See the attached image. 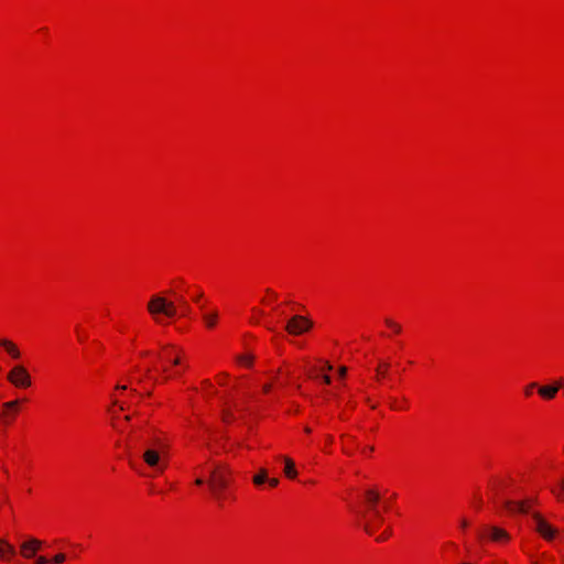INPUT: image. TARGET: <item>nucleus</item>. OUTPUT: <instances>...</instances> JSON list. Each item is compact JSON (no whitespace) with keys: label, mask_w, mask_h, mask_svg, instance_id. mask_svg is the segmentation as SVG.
I'll list each match as a JSON object with an SVG mask.
<instances>
[{"label":"nucleus","mask_w":564,"mask_h":564,"mask_svg":"<svg viewBox=\"0 0 564 564\" xmlns=\"http://www.w3.org/2000/svg\"><path fill=\"white\" fill-rule=\"evenodd\" d=\"M117 389H120V390H127V386L118 384V386H117Z\"/></svg>","instance_id":"nucleus-36"},{"label":"nucleus","mask_w":564,"mask_h":564,"mask_svg":"<svg viewBox=\"0 0 564 564\" xmlns=\"http://www.w3.org/2000/svg\"><path fill=\"white\" fill-rule=\"evenodd\" d=\"M253 311L257 312V315H261L262 314V312L257 310V308H253Z\"/></svg>","instance_id":"nucleus-41"},{"label":"nucleus","mask_w":564,"mask_h":564,"mask_svg":"<svg viewBox=\"0 0 564 564\" xmlns=\"http://www.w3.org/2000/svg\"><path fill=\"white\" fill-rule=\"evenodd\" d=\"M534 529L547 541L556 535V530L552 528L539 513H532Z\"/></svg>","instance_id":"nucleus-6"},{"label":"nucleus","mask_w":564,"mask_h":564,"mask_svg":"<svg viewBox=\"0 0 564 564\" xmlns=\"http://www.w3.org/2000/svg\"><path fill=\"white\" fill-rule=\"evenodd\" d=\"M149 313L159 321L158 315L163 314L166 317H174L177 315L176 306L172 301H167L160 295H153L148 304Z\"/></svg>","instance_id":"nucleus-2"},{"label":"nucleus","mask_w":564,"mask_h":564,"mask_svg":"<svg viewBox=\"0 0 564 564\" xmlns=\"http://www.w3.org/2000/svg\"><path fill=\"white\" fill-rule=\"evenodd\" d=\"M313 327V322L305 316L294 315L285 324V330L290 335H301Z\"/></svg>","instance_id":"nucleus-4"},{"label":"nucleus","mask_w":564,"mask_h":564,"mask_svg":"<svg viewBox=\"0 0 564 564\" xmlns=\"http://www.w3.org/2000/svg\"><path fill=\"white\" fill-rule=\"evenodd\" d=\"M65 560H66L65 554H63V553H58V554H56V555L53 557L52 562H53L54 564H62V563H64V562H65Z\"/></svg>","instance_id":"nucleus-24"},{"label":"nucleus","mask_w":564,"mask_h":564,"mask_svg":"<svg viewBox=\"0 0 564 564\" xmlns=\"http://www.w3.org/2000/svg\"><path fill=\"white\" fill-rule=\"evenodd\" d=\"M162 358L166 361L172 362L175 366L181 365V358L177 355L173 356V354L170 351H165V354L162 356Z\"/></svg>","instance_id":"nucleus-18"},{"label":"nucleus","mask_w":564,"mask_h":564,"mask_svg":"<svg viewBox=\"0 0 564 564\" xmlns=\"http://www.w3.org/2000/svg\"><path fill=\"white\" fill-rule=\"evenodd\" d=\"M252 480L257 486L263 485L268 480V470L265 468H261L259 473L253 476Z\"/></svg>","instance_id":"nucleus-16"},{"label":"nucleus","mask_w":564,"mask_h":564,"mask_svg":"<svg viewBox=\"0 0 564 564\" xmlns=\"http://www.w3.org/2000/svg\"><path fill=\"white\" fill-rule=\"evenodd\" d=\"M178 303H181L182 305H185L186 302L183 300V297H180Z\"/></svg>","instance_id":"nucleus-39"},{"label":"nucleus","mask_w":564,"mask_h":564,"mask_svg":"<svg viewBox=\"0 0 564 564\" xmlns=\"http://www.w3.org/2000/svg\"><path fill=\"white\" fill-rule=\"evenodd\" d=\"M384 323L394 333L399 334L401 332V326L398 323H395L394 321H392L391 318H386Z\"/></svg>","instance_id":"nucleus-21"},{"label":"nucleus","mask_w":564,"mask_h":564,"mask_svg":"<svg viewBox=\"0 0 564 564\" xmlns=\"http://www.w3.org/2000/svg\"><path fill=\"white\" fill-rule=\"evenodd\" d=\"M0 346H2L13 358H20V351L12 341L0 339Z\"/></svg>","instance_id":"nucleus-12"},{"label":"nucleus","mask_w":564,"mask_h":564,"mask_svg":"<svg viewBox=\"0 0 564 564\" xmlns=\"http://www.w3.org/2000/svg\"><path fill=\"white\" fill-rule=\"evenodd\" d=\"M225 498H226V494H225V491H221V494H220V498H215V499H216V500L219 502V505L221 506V505H223V501L225 500Z\"/></svg>","instance_id":"nucleus-30"},{"label":"nucleus","mask_w":564,"mask_h":564,"mask_svg":"<svg viewBox=\"0 0 564 564\" xmlns=\"http://www.w3.org/2000/svg\"><path fill=\"white\" fill-rule=\"evenodd\" d=\"M50 561L45 556H37L35 560V564H48Z\"/></svg>","instance_id":"nucleus-27"},{"label":"nucleus","mask_w":564,"mask_h":564,"mask_svg":"<svg viewBox=\"0 0 564 564\" xmlns=\"http://www.w3.org/2000/svg\"><path fill=\"white\" fill-rule=\"evenodd\" d=\"M253 311L257 312V315H261L262 314V312L257 310V308H253Z\"/></svg>","instance_id":"nucleus-42"},{"label":"nucleus","mask_w":564,"mask_h":564,"mask_svg":"<svg viewBox=\"0 0 564 564\" xmlns=\"http://www.w3.org/2000/svg\"><path fill=\"white\" fill-rule=\"evenodd\" d=\"M43 542L35 538H29L20 545V553L24 558L35 557L37 551L42 547Z\"/></svg>","instance_id":"nucleus-8"},{"label":"nucleus","mask_w":564,"mask_h":564,"mask_svg":"<svg viewBox=\"0 0 564 564\" xmlns=\"http://www.w3.org/2000/svg\"><path fill=\"white\" fill-rule=\"evenodd\" d=\"M323 381L326 383V384H329L330 383V377L327 376V375H324L323 376Z\"/></svg>","instance_id":"nucleus-33"},{"label":"nucleus","mask_w":564,"mask_h":564,"mask_svg":"<svg viewBox=\"0 0 564 564\" xmlns=\"http://www.w3.org/2000/svg\"><path fill=\"white\" fill-rule=\"evenodd\" d=\"M182 306H183V311H182V314H181V315H182V316H186V315H187V313H188V306H187V304H186V303H185V305H182Z\"/></svg>","instance_id":"nucleus-31"},{"label":"nucleus","mask_w":564,"mask_h":564,"mask_svg":"<svg viewBox=\"0 0 564 564\" xmlns=\"http://www.w3.org/2000/svg\"><path fill=\"white\" fill-rule=\"evenodd\" d=\"M536 387H538V384H536L535 382H532V383L528 384V386L525 387V390H524L525 394H527V395H531V394H532L533 389H535Z\"/></svg>","instance_id":"nucleus-26"},{"label":"nucleus","mask_w":564,"mask_h":564,"mask_svg":"<svg viewBox=\"0 0 564 564\" xmlns=\"http://www.w3.org/2000/svg\"><path fill=\"white\" fill-rule=\"evenodd\" d=\"M503 507L510 513H528L529 512L528 501L505 500Z\"/></svg>","instance_id":"nucleus-10"},{"label":"nucleus","mask_w":564,"mask_h":564,"mask_svg":"<svg viewBox=\"0 0 564 564\" xmlns=\"http://www.w3.org/2000/svg\"><path fill=\"white\" fill-rule=\"evenodd\" d=\"M267 292H268L269 294H271L272 296H276V294H275L273 291H271V289H268V290H267Z\"/></svg>","instance_id":"nucleus-38"},{"label":"nucleus","mask_w":564,"mask_h":564,"mask_svg":"<svg viewBox=\"0 0 564 564\" xmlns=\"http://www.w3.org/2000/svg\"><path fill=\"white\" fill-rule=\"evenodd\" d=\"M232 419H234V415L230 411H228V410L223 411V420L225 422H230Z\"/></svg>","instance_id":"nucleus-25"},{"label":"nucleus","mask_w":564,"mask_h":564,"mask_svg":"<svg viewBox=\"0 0 564 564\" xmlns=\"http://www.w3.org/2000/svg\"><path fill=\"white\" fill-rule=\"evenodd\" d=\"M218 318L217 312H212L209 314H204L203 319L208 328H213L216 325Z\"/></svg>","instance_id":"nucleus-17"},{"label":"nucleus","mask_w":564,"mask_h":564,"mask_svg":"<svg viewBox=\"0 0 564 564\" xmlns=\"http://www.w3.org/2000/svg\"><path fill=\"white\" fill-rule=\"evenodd\" d=\"M202 296H203V293H199L198 295H196L195 301H197V302H198V300H199Z\"/></svg>","instance_id":"nucleus-40"},{"label":"nucleus","mask_w":564,"mask_h":564,"mask_svg":"<svg viewBox=\"0 0 564 564\" xmlns=\"http://www.w3.org/2000/svg\"><path fill=\"white\" fill-rule=\"evenodd\" d=\"M15 547L7 540L0 539V560H8L9 556L15 555Z\"/></svg>","instance_id":"nucleus-11"},{"label":"nucleus","mask_w":564,"mask_h":564,"mask_svg":"<svg viewBox=\"0 0 564 564\" xmlns=\"http://www.w3.org/2000/svg\"><path fill=\"white\" fill-rule=\"evenodd\" d=\"M562 386H563V379H558L552 386L540 387L538 392L542 398H544L546 400H551L556 395V393L558 392V390L561 389Z\"/></svg>","instance_id":"nucleus-9"},{"label":"nucleus","mask_w":564,"mask_h":564,"mask_svg":"<svg viewBox=\"0 0 564 564\" xmlns=\"http://www.w3.org/2000/svg\"><path fill=\"white\" fill-rule=\"evenodd\" d=\"M154 445L158 447L147 448L142 454V458L144 463L156 473H163L166 466V463L162 458V455L164 454V445L159 441H156Z\"/></svg>","instance_id":"nucleus-3"},{"label":"nucleus","mask_w":564,"mask_h":564,"mask_svg":"<svg viewBox=\"0 0 564 564\" xmlns=\"http://www.w3.org/2000/svg\"><path fill=\"white\" fill-rule=\"evenodd\" d=\"M270 389H271V384H264V386H263V391H264V392H269V391H270Z\"/></svg>","instance_id":"nucleus-35"},{"label":"nucleus","mask_w":564,"mask_h":564,"mask_svg":"<svg viewBox=\"0 0 564 564\" xmlns=\"http://www.w3.org/2000/svg\"><path fill=\"white\" fill-rule=\"evenodd\" d=\"M346 373H347V368L346 367H340L339 368V376L344 377Z\"/></svg>","instance_id":"nucleus-32"},{"label":"nucleus","mask_w":564,"mask_h":564,"mask_svg":"<svg viewBox=\"0 0 564 564\" xmlns=\"http://www.w3.org/2000/svg\"><path fill=\"white\" fill-rule=\"evenodd\" d=\"M366 498H367V501L370 505L371 510H376V503L380 499L379 494L376 490H373V489H369V490L366 491Z\"/></svg>","instance_id":"nucleus-14"},{"label":"nucleus","mask_w":564,"mask_h":564,"mask_svg":"<svg viewBox=\"0 0 564 564\" xmlns=\"http://www.w3.org/2000/svg\"><path fill=\"white\" fill-rule=\"evenodd\" d=\"M231 471L226 466H216L209 473L208 487L215 498H220L221 491H226L230 482Z\"/></svg>","instance_id":"nucleus-1"},{"label":"nucleus","mask_w":564,"mask_h":564,"mask_svg":"<svg viewBox=\"0 0 564 564\" xmlns=\"http://www.w3.org/2000/svg\"><path fill=\"white\" fill-rule=\"evenodd\" d=\"M271 487H275L279 484V480L276 478H271L267 480Z\"/></svg>","instance_id":"nucleus-29"},{"label":"nucleus","mask_w":564,"mask_h":564,"mask_svg":"<svg viewBox=\"0 0 564 564\" xmlns=\"http://www.w3.org/2000/svg\"><path fill=\"white\" fill-rule=\"evenodd\" d=\"M119 409H120L121 411H123V410H124V405H123V404H119Z\"/></svg>","instance_id":"nucleus-45"},{"label":"nucleus","mask_w":564,"mask_h":564,"mask_svg":"<svg viewBox=\"0 0 564 564\" xmlns=\"http://www.w3.org/2000/svg\"><path fill=\"white\" fill-rule=\"evenodd\" d=\"M195 484H196V485H198V486H200V485L205 484V480H204V479H202V478H197V479L195 480Z\"/></svg>","instance_id":"nucleus-34"},{"label":"nucleus","mask_w":564,"mask_h":564,"mask_svg":"<svg viewBox=\"0 0 564 564\" xmlns=\"http://www.w3.org/2000/svg\"><path fill=\"white\" fill-rule=\"evenodd\" d=\"M8 380L18 388L31 386V377L23 366H15L9 373Z\"/></svg>","instance_id":"nucleus-5"},{"label":"nucleus","mask_w":564,"mask_h":564,"mask_svg":"<svg viewBox=\"0 0 564 564\" xmlns=\"http://www.w3.org/2000/svg\"><path fill=\"white\" fill-rule=\"evenodd\" d=\"M477 535L479 540L488 536L495 542L508 541L510 539L508 532L498 527H487L484 530L478 531Z\"/></svg>","instance_id":"nucleus-7"},{"label":"nucleus","mask_w":564,"mask_h":564,"mask_svg":"<svg viewBox=\"0 0 564 564\" xmlns=\"http://www.w3.org/2000/svg\"><path fill=\"white\" fill-rule=\"evenodd\" d=\"M131 420L130 415L124 416V421L129 422Z\"/></svg>","instance_id":"nucleus-43"},{"label":"nucleus","mask_w":564,"mask_h":564,"mask_svg":"<svg viewBox=\"0 0 564 564\" xmlns=\"http://www.w3.org/2000/svg\"><path fill=\"white\" fill-rule=\"evenodd\" d=\"M253 360V356L252 355H245V356H241L239 358V362L246 365V366H250L251 362Z\"/></svg>","instance_id":"nucleus-22"},{"label":"nucleus","mask_w":564,"mask_h":564,"mask_svg":"<svg viewBox=\"0 0 564 564\" xmlns=\"http://www.w3.org/2000/svg\"><path fill=\"white\" fill-rule=\"evenodd\" d=\"M388 368H389V362H380L378 368L376 369L378 378L384 377L387 375Z\"/></svg>","instance_id":"nucleus-20"},{"label":"nucleus","mask_w":564,"mask_h":564,"mask_svg":"<svg viewBox=\"0 0 564 564\" xmlns=\"http://www.w3.org/2000/svg\"><path fill=\"white\" fill-rule=\"evenodd\" d=\"M284 462H285V467H284L285 475L289 478H295L296 477V470H295L293 460L291 458L285 457Z\"/></svg>","instance_id":"nucleus-15"},{"label":"nucleus","mask_w":564,"mask_h":564,"mask_svg":"<svg viewBox=\"0 0 564 564\" xmlns=\"http://www.w3.org/2000/svg\"><path fill=\"white\" fill-rule=\"evenodd\" d=\"M467 525H468V522H467L465 519H464V520H462V527H463V528H466Z\"/></svg>","instance_id":"nucleus-37"},{"label":"nucleus","mask_w":564,"mask_h":564,"mask_svg":"<svg viewBox=\"0 0 564 564\" xmlns=\"http://www.w3.org/2000/svg\"><path fill=\"white\" fill-rule=\"evenodd\" d=\"M18 405H19V401L18 400L9 401V402L3 403V408L6 410H17Z\"/></svg>","instance_id":"nucleus-23"},{"label":"nucleus","mask_w":564,"mask_h":564,"mask_svg":"<svg viewBox=\"0 0 564 564\" xmlns=\"http://www.w3.org/2000/svg\"><path fill=\"white\" fill-rule=\"evenodd\" d=\"M362 452L364 453H369V448H364Z\"/></svg>","instance_id":"nucleus-47"},{"label":"nucleus","mask_w":564,"mask_h":564,"mask_svg":"<svg viewBox=\"0 0 564 564\" xmlns=\"http://www.w3.org/2000/svg\"><path fill=\"white\" fill-rule=\"evenodd\" d=\"M326 368H327V370H332L333 369L332 365H329V364L326 365Z\"/></svg>","instance_id":"nucleus-44"},{"label":"nucleus","mask_w":564,"mask_h":564,"mask_svg":"<svg viewBox=\"0 0 564 564\" xmlns=\"http://www.w3.org/2000/svg\"><path fill=\"white\" fill-rule=\"evenodd\" d=\"M305 432H306V433H310V432H311V429H310V427H305Z\"/></svg>","instance_id":"nucleus-46"},{"label":"nucleus","mask_w":564,"mask_h":564,"mask_svg":"<svg viewBox=\"0 0 564 564\" xmlns=\"http://www.w3.org/2000/svg\"><path fill=\"white\" fill-rule=\"evenodd\" d=\"M551 491L558 498L564 499V479L558 482V488H551Z\"/></svg>","instance_id":"nucleus-19"},{"label":"nucleus","mask_w":564,"mask_h":564,"mask_svg":"<svg viewBox=\"0 0 564 564\" xmlns=\"http://www.w3.org/2000/svg\"><path fill=\"white\" fill-rule=\"evenodd\" d=\"M373 512V516L376 518V522L375 523H367L365 524V531L368 533V534H372L375 532V530L379 527V524L382 523L383 519L380 514V512L376 509V510H372Z\"/></svg>","instance_id":"nucleus-13"},{"label":"nucleus","mask_w":564,"mask_h":564,"mask_svg":"<svg viewBox=\"0 0 564 564\" xmlns=\"http://www.w3.org/2000/svg\"><path fill=\"white\" fill-rule=\"evenodd\" d=\"M391 534L390 530H387L383 534L377 538V541H384Z\"/></svg>","instance_id":"nucleus-28"}]
</instances>
